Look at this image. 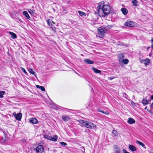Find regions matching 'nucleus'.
<instances>
[{
  "label": "nucleus",
  "mask_w": 153,
  "mask_h": 153,
  "mask_svg": "<svg viewBox=\"0 0 153 153\" xmlns=\"http://www.w3.org/2000/svg\"><path fill=\"white\" fill-rule=\"evenodd\" d=\"M101 3L99 4V7L97 11L100 16L105 17L109 13L111 10L110 7L108 5H104L102 6Z\"/></svg>",
  "instance_id": "1"
},
{
  "label": "nucleus",
  "mask_w": 153,
  "mask_h": 153,
  "mask_svg": "<svg viewBox=\"0 0 153 153\" xmlns=\"http://www.w3.org/2000/svg\"><path fill=\"white\" fill-rule=\"evenodd\" d=\"M79 122L82 125L87 128L93 129L96 127V126L93 123L88 121H85L83 120H80Z\"/></svg>",
  "instance_id": "2"
},
{
  "label": "nucleus",
  "mask_w": 153,
  "mask_h": 153,
  "mask_svg": "<svg viewBox=\"0 0 153 153\" xmlns=\"http://www.w3.org/2000/svg\"><path fill=\"white\" fill-rule=\"evenodd\" d=\"M98 30V34L99 35V37L101 38H103L105 32L101 27H99Z\"/></svg>",
  "instance_id": "3"
},
{
  "label": "nucleus",
  "mask_w": 153,
  "mask_h": 153,
  "mask_svg": "<svg viewBox=\"0 0 153 153\" xmlns=\"http://www.w3.org/2000/svg\"><path fill=\"white\" fill-rule=\"evenodd\" d=\"M34 150H36V152L37 153H42L44 150V148L42 146L39 145Z\"/></svg>",
  "instance_id": "4"
},
{
  "label": "nucleus",
  "mask_w": 153,
  "mask_h": 153,
  "mask_svg": "<svg viewBox=\"0 0 153 153\" xmlns=\"http://www.w3.org/2000/svg\"><path fill=\"white\" fill-rule=\"evenodd\" d=\"M124 25L128 27H132L134 26V22L132 21H128L126 22Z\"/></svg>",
  "instance_id": "5"
},
{
  "label": "nucleus",
  "mask_w": 153,
  "mask_h": 153,
  "mask_svg": "<svg viewBox=\"0 0 153 153\" xmlns=\"http://www.w3.org/2000/svg\"><path fill=\"white\" fill-rule=\"evenodd\" d=\"M15 115L14 114V116L15 117L16 120H20L21 119L22 114L21 113H19L17 114H16L15 113Z\"/></svg>",
  "instance_id": "6"
},
{
  "label": "nucleus",
  "mask_w": 153,
  "mask_h": 153,
  "mask_svg": "<svg viewBox=\"0 0 153 153\" xmlns=\"http://www.w3.org/2000/svg\"><path fill=\"white\" fill-rule=\"evenodd\" d=\"M114 147L115 149L114 151L115 153H122L120 147L117 145L114 146Z\"/></svg>",
  "instance_id": "7"
},
{
  "label": "nucleus",
  "mask_w": 153,
  "mask_h": 153,
  "mask_svg": "<svg viewBox=\"0 0 153 153\" xmlns=\"http://www.w3.org/2000/svg\"><path fill=\"white\" fill-rule=\"evenodd\" d=\"M46 22L48 25L51 26H51L53 27V24H55V23L54 22L52 21V20L50 19H47Z\"/></svg>",
  "instance_id": "8"
},
{
  "label": "nucleus",
  "mask_w": 153,
  "mask_h": 153,
  "mask_svg": "<svg viewBox=\"0 0 153 153\" xmlns=\"http://www.w3.org/2000/svg\"><path fill=\"white\" fill-rule=\"evenodd\" d=\"M124 56L123 53H121L118 55L119 61L120 64H121L122 61L123 59Z\"/></svg>",
  "instance_id": "9"
},
{
  "label": "nucleus",
  "mask_w": 153,
  "mask_h": 153,
  "mask_svg": "<svg viewBox=\"0 0 153 153\" xmlns=\"http://www.w3.org/2000/svg\"><path fill=\"white\" fill-rule=\"evenodd\" d=\"M29 121L30 123L32 124H36L38 122L36 118H32L30 119L29 120Z\"/></svg>",
  "instance_id": "10"
},
{
  "label": "nucleus",
  "mask_w": 153,
  "mask_h": 153,
  "mask_svg": "<svg viewBox=\"0 0 153 153\" xmlns=\"http://www.w3.org/2000/svg\"><path fill=\"white\" fill-rule=\"evenodd\" d=\"M129 149L132 152H134L137 150L136 148L132 145H129Z\"/></svg>",
  "instance_id": "11"
},
{
  "label": "nucleus",
  "mask_w": 153,
  "mask_h": 153,
  "mask_svg": "<svg viewBox=\"0 0 153 153\" xmlns=\"http://www.w3.org/2000/svg\"><path fill=\"white\" fill-rule=\"evenodd\" d=\"M111 27L110 25H108L105 27H101L105 32V31L109 30L110 29Z\"/></svg>",
  "instance_id": "12"
},
{
  "label": "nucleus",
  "mask_w": 153,
  "mask_h": 153,
  "mask_svg": "<svg viewBox=\"0 0 153 153\" xmlns=\"http://www.w3.org/2000/svg\"><path fill=\"white\" fill-rule=\"evenodd\" d=\"M84 62L87 64H92L94 63L93 61L89 59H86L84 60Z\"/></svg>",
  "instance_id": "13"
},
{
  "label": "nucleus",
  "mask_w": 153,
  "mask_h": 153,
  "mask_svg": "<svg viewBox=\"0 0 153 153\" xmlns=\"http://www.w3.org/2000/svg\"><path fill=\"white\" fill-rule=\"evenodd\" d=\"M128 123L130 124L134 123L135 122V120L133 118H129L127 121Z\"/></svg>",
  "instance_id": "14"
},
{
  "label": "nucleus",
  "mask_w": 153,
  "mask_h": 153,
  "mask_svg": "<svg viewBox=\"0 0 153 153\" xmlns=\"http://www.w3.org/2000/svg\"><path fill=\"white\" fill-rule=\"evenodd\" d=\"M57 139V135H55L54 137L51 136H49V140H52L53 141H56Z\"/></svg>",
  "instance_id": "15"
},
{
  "label": "nucleus",
  "mask_w": 153,
  "mask_h": 153,
  "mask_svg": "<svg viewBox=\"0 0 153 153\" xmlns=\"http://www.w3.org/2000/svg\"><path fill=\"white\" fill-rule=\"evenodd\" d=\"M9 33L11 35V38L13 39H15L17 37L16 34L11 32H10Z\"/></svg>",
  "instance_id": "16"
},
{
  "label": "nucleus",
  "mask_w": 153,
  "mask_h": 153,
  "mask_svg": "<svg viewBox=\"0 0 153 153\" xmlns=\"http://www.w3.org/2000/svg\"><path fill=\"white\" fill-rule=\"evenodd\" d=\"M23 15L25 16V17L28 19H30V17L29 16L27 12L26 11H24L23 12Z\"/></svg>",
  "instance_id": "17"
},
{
  "label": "nucleus",
  "mask_w": 153,
  "mask_h": 153,
  "mask_svg": "<svg viewBox=\"0 0 153 153\" xmlns=\"http://www.w3.org/2000/svg\"><path fill=\"white\" fill-rule=\"evenodd\" d=\"M62 119L65 122L68 121L70 119L69 117L65 115H63L62 116Z\"/></svg>",
  "instance_id": "18"
},
{
  "label": "nucleus",
  "mask_w": 153,
  "mask_h": 153,
  "mask_svg": "<svg viewBox=\"0 0 153 153\" xmlns=\"http://www.w3.org/2000/svg\"><path fill=\"white\" fill-rule=\"evenodd\" d=\"M92 69L96 73H99L100 74L101 73V71L100 70H98L96 68H92Z\"/></svg>",
  "instance_id": "19"
},
{
  "label": "nucleus",
  "mask_w": 153,
  "mask_h": 153,
  "mask_svg": "<svg viewBox=\"0 0 153 153\" xmlns=\"http://www.w3.org/2000/svg\"><path fill=\"white\" fill-rule=\"evenodd\" d=\"M121 10L124 15H126L128 13V10L125 8H122Z\"/></svg>",
  "instance_id": "20"
},
{
  "label": "nucleus",
  "mask_w": 153,
  "mask_h": 153,
  "mask_svg": "<svg viewBox=\"0 0 153 153\" xmlns=\"http://www.w3.org/2000/svg\"><path fill=\"white\" fill-rule=\"evenodd\" d=\"M36 87L37 88L40 89L42 91H45V88L43 86H41L38 85H36Z\"/></svg>",
  "instance_id": "21"
},
{
  "label": "nucleus",
  "mask_w": 153,
  "mask_h": 153,
  "mask_svg": "<svg viewBox=\"0 0 153 153\" xmlns=\"http://www.w3.org/2000/svg\"><path fill=\"white\" fill-rule=\"evenodd\" d=\"M28 71L30 73L32 74L35 76H36V74L33 71V70L32 68H29L28 69Z\"/></svg>",
  "instance_id": "22"
},
{
  "label": "nucleus",
  "mask_w": 153,
  "mask_h": 153,
  "mask_svg": "<svg viewBox=\"0 0 153 153\" xmlns=\"http://www.w3.org/2000/svg\"><path fill=\"white\" fill-rule=\"evenodd\" d=\"M136 142L139 145L141 146L142 147H144L145 148H146V147L145 146L144 144L138 140H137Z\"/></svg>",
  "instance_id": "23"
},
{
  "label": "nucleus",
  "mask_w": 153,
  "mask_h": 153,
  "mask_svg": "<svg viewBox=\"0 0 153 153\" xmlns=\"http://www.w3.org/2000/svg\"><path fill=\"white\" fill-rule=\"evenodd\" d=\"M138 2L137 0H132V3L134 6H137Z\"/></svg>",
  "instance_id": "24"
},
{
  "label": "nucleus",
  "mask_w": 153,
  "mask_h": 153,
  "mask_svg": "<svg viewBox=\"0 0 153 153\" xmlns=\"http://www.w3.org/2000/svg\"><path fill=\"white\" fill-rule=\"evenodd\" d=\"M149 101L146 99H143L142 101V103L143 104L146 105L149 103Z\"/></svg>",
  "instance_id": "25"
},
{
  "label": "nucleus",
  "mask_w": 153,
  "mask_h": 153,
  "mask_svg": "<svg viewBox=\"0 0 153 153\" xmlns=\"http://www.w3.org/2000/svg\"><path fill=\"white\" fill-rule=\"evenodd\" d=\"M5 92L3 91H0V98L3 97V95H4Z\"/></svg>",
  "instance_id": "26"
},
{
  "label": "nucleus",
  "mask_w": 153,
  "mask_h": 153,
  "mask_svg": "<svg viewBox=\"0 0 153 153\" xmlns=\"http://www.w3.org/2000/svg\"><path fill=\"white\" fill-rule=\"evenodd\" d=\"M128 60L127 59H123L121 63H123L124 64H126L128 62Z\"/></svg>",
  "instance_id": "27"
},
{
  "label": "nucleus",
  "mask_w": 153,
  "mask_h": 153,
  "mask_svg": "<svg viewBox=\"0 0 153 153\" xmlns=\"http://www.w3.org/2000/svg\"><path fill=\"white\" fill-rule=\"evenodd\" d=\"M6 135L5 134H4V136L2 137L1 138V141L4 142H5L6 141Z\"/></svg>",
  "instance_id": "28"
},
{
  "label": "nucleus",
  "mask_w": 153,
  "mask_h": 153,
  "mask_svg": "<svg viewBox=\"0 0 153 153\" xmlns=\"http://www.w3.org/2000/svg\"><path fill=\"white\" fill-rule=\"evenodd\" d=\"M145 62H144V64L145 65H149L150 62V60L148 59H146L145 61Z\"/></svg>",
  "instance_id": "29"
},
{
  "label": "nucleus",
  "mask_w": 153,
  "mask_h": 153,
  "mask_svg": "<svg viewBox=\"0 0 153 153\" xmlns=\"http://www.w3.org/2000/svg\"><path fill=\"white\" fill-rule=\"evenodd\" d=\"M112 133L115 136L117 137L118 136V133L117 131L115 130H113L112 131Z\"/></svg>",
  "instance_id": "30"
},
{
  "label": "nucleus",
  "mask_w": 153,
  "mask_h": 153,
  "mask_svg": "<svg viewBox=\"0 0 153 153\" xmlns=\"http://www.w3.org/2000/svg\"><path fill=\"white\" fill-rule=\"evenodd\" d=\"M98 112H102V113L103 114H108L109 113L107 111L105 112L104 111H102L100 110H98Z\"/></svg>",
  "instance_id": "31"
},
{
  "label": "nucleus",
  "mask_w": 153,
  "mask_h": 153,
  "mask_svg": "<svg viewBox=\"0 0 153 153\" xmlns=\"http://www.w3.org/2000/svg\"><path fill=\"white\" fill-rule=\"evenodd\" d=\"M78 13L79 14V15L81 16H82L83 15H85V13L80 11H79L78 12Z\"/></svg>",
  "instance_id": "32"
},
{
  "label": "nucleus",
  "mask_w": 153,
  "mask_h": 153,
  "mask_svg": "<svg viewBox=\"0 0 153 153\" xmlns=\"http://www.w3.org/2000/svg\"><path fill=\"white\" fill-rule=\"evenodd\" d=\"M28 12L31 15H33V13H34V11L31 9H29L28 10Z\"/></svg>",
  "instance_id": "33"
},
{
  "label": "nucleus",
  "mask_w": 153,
  "mask_h": 153,
  "mask_svg": "<svg viewBox=\"0 0 153 153\" xmlns=\"http://www.w3.org/2000/svg\"><path fill=\"white\" fill-rule=\"evenodd\" d=\"M20 68L21 70L23 71L25 74H26L27 73V72L25 70V69L23 68V67H20Z\"/></svg>",
  "instance_id": "34"
},
{
  "label": "nucleus",
  "mask_w": 153,
  "mask_h": 153,
  "mask_svg": "<svg viewBox=\"0 0 153 153\" xmlns=\"http://www.w3.org/2000/svg\"><path fill=\"white\" fill-rule=\"evenodd\" d=\"M51 29L54 31H55V32L56 31V27H54L53 26V27L51 26Z\"/></svg>",
  "instance_id": "35"
},
{
  "label": "nucleus",
  "mask_w": 153,
  "mask_h": 153,
  "mask_svg": "<svg viewBox=\"0 0 153 153\" xmlns=\"http://www.w3.org/2000/svg\"><path fill=\"white\" fill-rule=\"evenodd\" d=\"M60 144L62 146H66L67 145V144L66 143H65L64 142H60Z\"/></svg>",
  "instance_id": "36"
},
{
  "label": "nucleus",
  "mask_w": 153,
  "mask_h": 153,
  "mask_svg": "<svg viewBox=\"0 0 153 153\" xmlns=\"http://www.w3.org/2000/svg\"><path fill=\"white\" fill-rule=\"evenodd\" d=\"M44 137L46 139H47L48 140H49V136H48L46 135H44Z\"/></svg>",
  "instance_id": "37"
},
{
  "label": "nucleus",
  "mask_w": 153,
  "mask_h": 153,
  "mask_svg": "<svg viewBox=\"0 0 153 153\" xmlns=\"http://www.w3.org/2000/svg\"><path fill=\"white\" fill-rule=\"evenodd\" d=\"M151 42L152 44L151 47L152 49H153V37L152 39Z\"/></svg>",
  "instance_id": "38"
},
{
  "label": "nucleus",
  "mask_w": 153,
  "mask_h": 153,
  "mask_svg": "<svg viewBox=\"0 0 153 153\" xmlns=\"http://www.w3.org/2000/svg\"><path fill=\"white\" fill-rule=\"evenodd\" d=\"M123 153H129V152H127V151L125 149H124L123 150Z\"/></svg>",
  "instance_id": "39"
},
{
  "label": "nucleus",
  "mask_w": 153,
  "mask_h": 153,
  "mask_svg": "<svg viewBox=\"0 0 153 153\" xmlns=\"http://www.w3.org/2000/svg\"><path fill=\"white\" fill-rule=\"evenodd\" d=\"M151 106L152 109L153 110V102L151 104Z\"/></svg>",
  "instance_id": "40"
},
{
  "label": "nucleus",
  "mask_w": 153,
  "mask_h": 153,
  "mask_svg": "<svg viewBox=\"0 0 153 153\" xmlns=\"http://www.w3.org/2000/svg\"><path fill=\"white\" fill-rule=\"evenodd\" d=\"M114 79V78H111V77H108V79H109V80H111L112 79Z\"/></svg>",
  "instance_id": "41"
},
{
  "label": "nucleus",
  "mask_w": 153,
  "mask_h": 153,
  "mask_svg": "<svg viewBox=\"0 0 153 153\" xmlns=\"http://www.w3.org/2000/svg\"><path fill=\"white\" fill-rule=\"evenodd\" d=\"M131 103L132 105H134V102L133 101L131 102Z\"/></svg>",
  "instance_id": "42"
},
{
  "label": "nucleus",
  "mask_w": 153,
  "mask_h": 153,
  "mask_svg": "<svg viewBox=\"0 0 153 153\" xmlns=\"http://www.w3.org/2000/svg\"><path fill=\"white\" fill-rule=\"evenodd\" d=\"M53 151H54V152H56V151H57V150H56V149H54V150H53Z\"/></svg>",
  "instance_id": "43"
},
{
  "label": "nucleus",
  "mask_w": 153,
  "mask_h": 153,
  "mask_svg": "<svg viewBox=\"0 0 153 153\" xmlns=\"http://www.w3.org/2000/svg\"><path fill=\"white\" fill-rule=\"evenodd\" d=\"M151 98L153 100V95H152V96H151Z\"/></svg>",
  "instance_id": "44"
},
{
  "label": "nucleus",
  "mask_w": 153,
  "mask_h": 153,
  "mask_svg": "<svg viewBox=\"0 0 153 153\" xmlns=\"http://www.w3.org/2000/svg\"><path fill=\"white\" fill-rule=\"evenodd\" d=\"M150 47H148L147 48V51L148 50V49L150 48Z\"/></svg>",
  "instance_id": "45"
},
{
  "label": "nucleus",
  "mask_w": 153,
  "mask_h": 153,
  "mask_svg": "<svg viewBox=\"0 0 153 153\" xmlns=\"http://www.w3.org/2000/svg\"><path fill=\"white\" fill-rule=\"evenodd\" d=\"M146 108H147V107H146L145 108V109H146Z\"/></svg>",
  "instance_id": "46"
},
{
  "label": "nucleus",
  "mask_w": 153,
  "mask_h": 153,
  "mask_svg": "<svg viewBox=\"0 0 153 153\" xmlns=\"http://www.w3.org/2000/svg\"><path fill=\"white\" fill-rule=\"evenodd\" d=\"M19 20L21 22H22V21H21L19 19Z\"/></svg>",
  "instance_id": "47"
}]
</instances>
